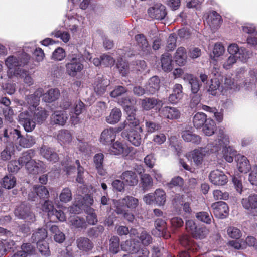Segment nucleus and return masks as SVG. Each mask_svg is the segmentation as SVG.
<instances>
[{
	"mask_svg": "<svg viewBox=\"0 0 257 257\" xmlns=\"http://www.w3.org/2000/svg\"><path fill=\"white\" fill-rule=\"evenodd\" d=\"M30 59V55L23 51L9 56L5 60V64L8 69V76L12 77L24 73V69L22 67L27 65Z\"/></svg>",
	"mask_w": 257,
	"mask_h": 257,
	"instance_id": "nucleus-1",
	"label": "nucleus"
},
{
	"mask_svg": "<svg viewBox=\"0 0 257 257\" xmlns=\"http://www.w3.org/2000/svg\"><path fill=\"white\" fill-rule=\"evenodd\" d=\"M84 58L82 54H72L68 62L65 65L66 71L67 74L71 77H75L78 73H80L84 68L83 62Z\"/></svg>",
	"mask_w": 257,
	"mask_h": 257,
	"instance_id": "nucleus-2",
	"label": "nucleus"
},
{
	"mask_svg": "<svg viewBox=\"0 0 257 257\" xmlns=\"http://www.w3.org/2000/svg\"><path fill=\"white\" fill-rule=\"evenodd\" d=\"M138 205V199L132 196L128 195L118 200H113V205L118 214H123L125 212V208L133 210L135 209Z\"/></svg>",
	"mask_w": 257,
	"mask_h": 257,
	"instance_id": "nucleus-3",
	"label": "nucleus"
},
{
	"mask_svg": "<svg viewBox=\"0 0 257 257\" xmlns=\"http://www.w3.org/2000/svg\"><path fill=\"white\" fill-rule=\"evenodd\" d=\"M143 201L148 205L156 204L163 206L166 201V194L162 189H157L154 193H150L143 197Z\"/></svg>",
	"mask_w": 257,
	"mask_h": 257,
	"instance_id": "nucleus-4",
	"label": "nucleus"
},
{
	"mask_svg": "<svg viewBox=\"0 0 257 257\" xmlns=\"http://www.w3.org/2000/svg\"><path fill=\"white\" fill-rule=\"evenodd\" d=\"M211 147H212L211 144H207L205 147H200L190 152L189 156L195 166L198 168L202 167L205 156L211 153Z\"/></svg>",
	"mask_w": 257,
	"mask_h": 257,
	"instance_id": "nucleus-5",
	"label": "nucleus"
},
{
	"mask_svg": "<svg viewBox=\"0 0 257 257\" xmlns=\"http://www.w3.org/2000/svg\"><path fill=\"white\" fill-rule=\"evenodd\" d=\"M14 214L19 219H24L29 222L35 221V215L28 203L23 202L18 205L15 209Z\"/></svg>",
	"mask_w": 257,
	"mask_h": 257,
	"instance_id": "nucleus-6",
	"label": "nucleus"
},
{
	"mask_svg": "<svg viewBox=\"0 0 257 257\" xmlns=\"http://www.w3.org/2000/svg\"><path fill=\"white\" fill-rule=\"evenodd\" d=\"M229 143V138L228 136L225 134L223 129H219L217 140L208 144L212 145V147L210 148V152L213 153L218 152L223 148L228 147L227 145Z\"/></svg>",
	"mask_w": 257,
	"mask_h": 257,
	"instance_id": "nucleus-7",
	"label": "nucleus"
},
{
	"mask_svg": "<svg viewBox=\"0 0 257 257\" xmlns=\"http://www.w3.org/2000/svg\"><path fill=\"white\" fill-rule=\"evenodd\" d=\"M82 18L76 15V16H68L67 19L64 21V25L67 30L73 34L79 33L82 28Z\"/></svg>",
	"mask_w": 257,
	"mask_h": 257,
	"instance_id": "nucleus-8",
	"label": "nucleus"
},
{
	"mask_svg": "<svg viewBox=\"0 0 257 257\" xmlns=\"http://www.w3.org/2000/svg\"><path fill=\"white\" fill-rule=\"evenodd\" d=\"M41 209L43 211L47 212L50 218L54 216L61 222H64L66 220L65 213L60 210L54 209L52 202L49 200H46L44 202L42 205Z\"/></svg>",
	"mask_w": 257,
	"mask_h": 257,
	"instance_id": "nucleus-9",
	"label": "nucleus"
},
{
	"mask_svg": "<svg viewBox=\"0 0 257 257\" xmlns=\"http://www.w3.org/2000/svg\"><path fill=\"white\" fill-rule=\"evenodd\" d=\"M33 112L25 111L21 113L19 115L20 123L23 125L25 130L27 132H31L34 130L36 126V122L33 120Z\"/></svg>",
	"mask_w": 257,
	"mask_h": 257,
	"instance_id": "nucleus-10",
	"label": "nucleus"
},
{
	"mask_svg": "<svg viewBox=\"0 0 257 257\" xmlns=\"http://www.w3.org/2000/svg\"><path fill=\"white\" fill-rule=\"evenodd\" d=\"M135 111L131 114V111L128 114V116L126 120L123 123L121 124L118 127V131H121L125 129L126 131L132 130H138L140 132H142L143 128L140 126L139 120L134 117Z\"/></svg>",
	"mask_w": 257,
	"mask_h": 257,
	"instance_id": "nucleus-11",
	"label": "nucleus"
},
{
	"mask_svg": "<svg viewBox=\"0 0 257 257\" xmlns=\"http://www.w3.org/2000/svg\"><path fill=\"white\" fill-rule=\"evenodd\" d=\"M227 51L230 55H234L242 61H246L249 58L250 52L244 47L239 48L236 43L230 44L227 48Z\"/></svg>",
	"mask_w": 257,
	"mask_h": 257,
	"instance_id": "nucleus-12",
	"label": "nucleus"
},
{
	"mask_svg": "<svg viewBox=\"0 0 257 257\" xmlns=\"http://www.w3.org/2000/svg\"><path fill=\"white\" fill-rule=\"evenodd\" d=\"M85 110V104L81 100H77L70 108V120L73 124H77L80 119L79 116Z\"/></svg>",
	"mask_w": 257,
	"mask_h": 257,
	"instance_id": "nucleus-13",
	"label": "nucleus"
},
{
	"mask_svg": "<svg viewBox=\"0 0 257 257\" xmlns=\"http://www.w3.org/2000/svg\"><path fill=\"white\" fill-rule=\"evenodd\" d=\"M210 181L214 185L223 186L228 182V178L224 173L218 169L211 171L209 175Z\"/></svg>",
	"mask_w": 257,
	"mask_h": 257,
	"instance_id": "nucleus-14",
	"label": "nucleus"
},
{
	"mask_svg": "<svg viewBox=\"0 0 257 257\" xmlns=\"http://www.w3.org/2000/svg\"><path fill=\"white\" fill-rule=\"evenodd\" d=\"M149 16L153 19L162 20L167 15L165 6L161 3H157L148 10Z\"/></svg>",
	"mask_w": 257,
	"mask_h": 257,
	"instance_id": "nucleus-15",
	"label": "nucleus"
},
{
	"mask_svg": "<svg viewBox=\"0 0 257 257\" xmlns=\"http://www.w3.org/2000/svg\"><path fill=\"white\" fill-rule=\"evenodd\" d=\"M109 81L105 79L102 75H98L94 80L93 84V88L95 92L98 96L103 95L106 90V88L109 86Z\"/></svg>",
	"mask_w": 257,
	"mask_h": 257,
	"instance_id": "nucleus-16",
	"label": "nucleus"
},
{
	"mask_svg": "<svg viewBox=\"0 0 257 257\" xmlns=\"http://www.w3.org/2000/svg\"><path fill=\"white\" fill-rule=\"evenodd\" d=\"M211 208L214 215L218 218H224L228 215L229 208L224 202L214 203L211 205Z\"/></svg>",
	"mask_w": 257,
	"mask_h": 257,
	"instance_id": "nucleus-17",
	"label": "nucleus"
},
{
	"mask_svg": "<svg viewBox=\"0 0 257 257\" xmlns=\"http://www.w3.org/2000/svg\"><path fill=\"white\" fill-rule=\"evenodd\" d=\"M160 117L170 120L177 119L180 117V112L177 108L166 106L159 110Z\"/></svg>",
	"mask_w": 257,
	"mask_h": 257,
	"instance_id": "nucleus-18",
	"label": "nucleus"
},
{
	"mask_svg": "<svg viewBox=\"0 0 257 257\" xmlns=\"http://www.w3.org/2000/svg\"><path fill=\"white\" fill-rule=\"evenodd\" d=\"M27 172L32 174H37L45 172L46 165L41 161H31L25 167Z\"/></svg>",
	"mask_w": 257,
	"mask_h": 257,
	"instance_id": "nucleus-19",
	"label": "nucleus"
},
{
	"mask_svg": "<svg viewBox=\"0 0 257 257\" xmlns=\"http://www.w3.org/2000/svg\"><path fill=\"white\" fill-rule=\"evenodd\" d=\"M117 131L113 128L110 127L104 130L100 137V142L103 145H109L115 139Z\"/></svg>",
	"mask_w": 257,
	"mask_h": 257,
	"instance_id": "nucleus-20",
	"label": "nucleus"
},
{
	"mask_svg": "<svg viewBox=\"0 0 257 257\" xmlns=\"http://www.w3.org/2000/svg\"><path fill=\"white\" fill-rule=\"evenodd\" d=\"M241 203L244 209L252 212L257 208V194H252L243 198Z\"/></svg>",
	"mask_w": 257,
	"mask_h": 257,
	"instance_id": "nucleus-21",
	"label": "nucleus"
},
{
	"mask_svg": "<svg viewBox=\"0 0 257 257\" xmlns=\"http://www.w3.org/2000/svg\"><path fill=\"white\" fill-rule=\"evenodd\" d=\"M206 23L212 31H215L221 24V17L216 12L212 11L208 14L206 18Z\"/></svg>",
	"mask_w": 257,
	"mask_h": 257,
	"instance_id": "nucleus-22",
	"label": "nucleus"
},
{
	"mask_svg": "<svg viewBox=\"0 0 257 257\" xmlns=\"http://www.w3.org/2000/svg\"><path fill=\"white\" fill-rule=\"evenodd\" d=\"M44 92L42 88H39L34 94L26 96V101L30 105L29 110L37 108L40 101V98Z\"/></svg>",
	"mask_w": 257,
	"mask_h": 257,
	"instance_id": "nucleus-23",
	"label": "nucleus"
},
{
	"mask_svg": "<svg viewBox=\"0 0 257 257\" xmlns=\"http://www.w3.org/2000/svg\"><path fill=\"white\" fill-rule=\"evenodd\" d=\"M181 132V137L183 140L187 142H192V143L199 144L201 138V137L193 133L190 127H185L183 128Z\"/></svg>",
	"mask_w": 257,
	"mask_h": 257,
	"instance_id": "nucleus-24",
	"label": "nucleus"
},
{
	"mask_svg": "<svg viewBox=\"0 0 257 257\" xmlns=\"http://www.w3.org/2000/svg\"><path fill=\"white\" fill-rule=\"evenodd\" d=\"M120 178L123 181L126 186H135L138 183V177L136 172L132 171H125L123 172Z\"/></svg>",
	"mask_w": 257,
	"mask_h": 257,
	"instance_id": "nucleus-25",
	"label": "nucleus"
},
{
	"mask_svg": "<svg viewBox=\"0 0 257 257\" xmlns=\"http://www.w3.org/2000/svg\"><path fill=\"white\" fill-rule=\"evenodd\" d=\"M179 241L183 246L192 252H197L200 249V246L195 243L192 238L187 235H182L180 238Z\"/></svg>",
	"mask_w": 257,
	"mask_h": 257,
	"instance_id": "nucleus-26",
	"label": "nucleus"
},
{
	"mask_svg": "<svg viewBox=\"0 0 257 257\" xmlns=\"http://www.w3.org/2000/svg\"><path fill=\"white\" fill-rule=\"evenodd\" d=\"M240 88V86L235 83L233 79L230 77H226L223 85L221 87V91L223 94H225L226 93H227V92H228V93L231 94L239 91Z\"/></svg>",
	"mask_w": 257,
	"mask_h": 257,
	"instance_id": "nucleus-27",
	"label": "nucleus"
},
{
	"mask_svg": "<svg viewBox=\"0 0 257 257\" xmlns=\"http://www.w3.org/2000/svg\"><path fill=\"white\" fill-rule=\"evenodd\" d=\"M155 230L153 232L157 231V233H155L159 236H162L165 239H168L170 237V235L167 231L166 227V223L165 220L162 219H157L155 221Z\"/></svg>",
	"mask_w": 257,
	"mask_h": 257,
	"instance_id": "nucleus-28",
	"label": "nucleus"
},
{
	"mask_svg": "<svg viewBox=\"0 0 257 257\" xmlns=\"http://www.w3.org/2000/svg\"><path fill=\"white\" fill-rule=\"evenodd\" d=\"M76 243L78 248L83 252H88L93 247V242L87 237H80L76 239Z\"/></svg>",
	"mask_w": 257,
	"mask_h": 257,
	"instance_id": "nucleus-29",
	"label": "nucleus"
},
{
	"mask_svg": "<svg viewBox=\"0 0 257 257\" xmlns=\"http://www.w3.org/2000/svg\"><path fill=\"white\" fill-rule=\"evenodd\" d=\"M135 39L142 54L147 55L150 54L151 50V47L145 36L143 34H138L136 35Z\"/></svg>",
	"mask_w": 257,
	"mask_h": 257,
	"instance_id": "nucleus-30",
	"label": "nucleus"
},
{
	"mask_svg": "<svg viewBox=\"0 0 257 257\" xmlns=\"http://www.w3.org/2000/svg\"><path fill=\"white\" fill-rule=\"evenodd\" d=\"M130 152L128 147L118 141L114 143L110 148V153L112 155L123 154L127 155Z\"/></svg>",
	"mask_w": 257,
	"mask_h": 257,
	"instance_id": "nucleus-31",
	"label": "nucleus"
},
{
	"mask_svg": "<svg viewBox=\"0 0 257 257\" xmlns=\"http://www.w3.org/2000/svg\"><path fill=\"white\" fill-rule=\"evenodd\" d=\"M183 79L190 84L191 92L193 94H196L199 91L201 84L199 83L198 78L193 76L191 74L186 73L183 75Z\"/></svg>",
	"mask_w": 257,
	"mask_h": 257,
	"instance_id": "nucleus-32",
	"label": "nucleus"
},
{
	"mask_svg": "<svg viewBox=\"0 0 257 257\" xmlns=\"http://www.w3.org/2000/svg\"><path fill=\"white\" fill-rule=\"evenodd\" d=\"M183 87L180 84H176L173 88L172 94L170 95L168 100L172 104L177 103L183 97Z\"/></svg>",
	"mask_w": 257,
	"mask_h": 257,
	"instance_id": "nucleus-33",
	"label": "nucleus"
},
{
	"mask_svg": "<svg viewBox=\"0 0 257 257\" xmlns=\"http://www.w3.org/2000/svg\"><path fill=\"white\" fill-rule=\"evenodd\" d=\"M120 246L122 250L132 254L138 252L140 249L139 242L132 239L121 243Z\"/></svg>",
	"mask_w": 257,
	"mask_h": 257,
	"instance_id": "nucleus-34",
	"label": "nucleus"
},
{
	"mask_svg": "<svg viewBox=\"0 0 257 257\" xmlns=\"http://www.w3.org/2000/svg\"><path fill=\"white\" fill-rule=\"evenodd\" d=\"M40 154L44 158L50 162H56L59 159L57 154L52 149L46 146H43L41 148Z\"/></svg>",
	"mask_w": 257,
	"mask_h": 257,
	"instance_id": "nucleus-35",
	"label": "nucleus"
},
{
	"mask_svg": "<svg viewBox=\"0 0 257 257\" xmlns=\"http://www.w3.org/2000/svg\"><path fill=\"white\" fill-rule=\"evenodd\" d=\"M225 52V48L221 43H216L214 44L212 54H210V63H217V58L222 56ZM216 65V64H215Z\"/></svg>",
	"mask_w": 257,
	"mask_h": 257,
	"instance_id": "nucleus-36",
	"label": "nucleus"
},
{
	"mask_svg": "<svg viewBox=\"0 0 257 257\" xmlns=\"http://www.w3.org/2000/svg\"><path fill=\"white\" fill-rule=\"evenodd\" d=\"M160 81L158 77L155 76L151 77L146 85V90L147 93L154 94L160 88Z\"/></svg>",
	"mask_w": 257,
	"mask_h": 257,
	"instance_id": "nucleus-37",
	"label": "nucleus"
},
{
	"mask_svg": "<svg viewBox=\"0 0 257 257\" xmlns=\"http://www.w3.org/2000/svg\"><path fill=\"white\" fill-rule=\"evenodd\" d=\"M69 222L71 226L79 230L86 229L87 226L84 218L76 215L71 216L69 219Z\"/></svg>",
	"mask_w": 257,
	"mask_h": 257,
	"instance_id": "nucleus-38",
	"label": "nucleus"
},
{
	"mask_svg": "<svg viewBox=\"0 0 257 257\" xmlns=\"http://www.w3.org/2000/svg\"><path fill=\"white\" fill-rule=\"evenodd\" d=\"M69 115L62 111H56L51 116L52 122L55 124L64 125L68 119Z\"/></svg>",
	"mask_w": 257,
	"mask_h": 257,
	"instance_id": "nucleus-39",
	"label": "nucleus"
},
{
	"mask_svg": "<svg viewBox=\"0 0 257 257\" xmlns=\"http://www.w3.org/2000/svg\"><path fill=\"white\" fill-rule=\"evenodd\" d=\"M237 166L238 170L241 173H247L251 169L249 160L243 155L237 156Z\"/></svg>",
	"mask_w": 257,
	"mask_h": 257,
	"instance_id": "nucleus-40",
	"label": "nucleus"
},
{
	"mask_svg": "<svg viewBox=\"0 0 257 257\" xmlns=\"http://www.w3.org/2000/svg\"><path fill=\"white\" fill-rule=\"evenodd\" d=\"M174 60L179 66H184L187 60V54L186 49L183 47H179L174 56Z\"/></svg>",
	"mask_w": 257,
	"mask_h": 257,
	"instance_id": "nucleus-41",
	"label": "nucleus"
},
{
	"mask_svg": "<svg viewBox=\"0 0 257 257\" xmlns=\"http://www.w3.org/2000/svg\"><path fill=\"white\" fill-rule=\"evenodd\" d=\"M31 111L33 112V118L35 119L38 123H42L48 115L47 111L41 107H38L33 109H31L29 112Z\"/></svg>",
	"mask_w": 257,
	"mask_h": 257,
	"instance_id": "nucleus-42",
	"label": "nucleus"
},
{
	"mask_svg": "<svg viewBox=\"0 0 257 257\" xmlns=\"http://www.w3.org/2000/svg\"><path fill=\"white\" fill-rule=\"evenodd\" d=\"M21 131L17 128L8 127L4 131V137L10 140L16 141L21 137Z\"/></svg>",
	"mask_w": 257,
	"mask_h": 257,
	"instance_id": "nucleus-43",
	"label": "nucleus"
},
{
	"mask_svg": "<svg viewBox=\"0 0 257 257\" xmlns=\"http://www.w3.org/2000/svg\"><path fill=\"white\" fill-rule=\"evenodd\" d=\"M104 155L102 153H98L95 155L93 161L97 173L101 176L105 175L106 172L103 168V163Z\"/></svg>",
	"mask_w": 257,
	"mask_h": 257,
	"instance_id": "nucleus-44",
	"label": "nucleus"
},
{
	"mask_svg": "<svg viewBox=\"0 0 257 257\" xmlns=\"http://www.w3.org/2000/svg\"><path fill=\"white\" fill-rule=\"evenodd\" d=\"M128 140L134 146H139L142 142V138L138 130H132L127 131Z\"/></svg>",
	"mask_w": 257,
	"mask_h": 257,
	"instance_id": "nucleus-45",
	"label": "nucleus"
},
{
	"mask_svg": "<svg viewBox=\"0 0 257 257\" xmlns=\"http://www.w3.org/2000/svg\"><path fill=\"white\" fill-rule=\"evenodd\" d=\"M47 237V232L44 228H39L33 232L31 239L33 242L38 243L44 241Z\"/></svg>",
	"mask_w": 257,
	"mask_h": 257,
	"instance_id": "nucleus-46",
	"label": "nucleus"
},
{
	"mask_svg": "<svg viewBox=\"0 0 257 257\" xmlns=\"http://www.w3.org/2000/svg\"><path fill=\"white\" fill-rule=\"evenodd\" d=\"M60 96V92L58 89H50L46 93L42 94V99L46 102H52L56 100Z\"/></svg>",
	"mask_w": 257,
	"mask_h": 257,
	"instance_id": "nucleus-47",
	"label": "nucleus"
},
{
	"mask_svg": "<svg viewBox=\"0 0 257 257\" xmlns=\"http://www.w3.org/2000/svg\"><path fill=\"white\" fill-rule=\"evenodd\" d=\"M118 103L124 107L127 113L131 111V114H132L133 111H136L133 106L135 101L133 99H131L129 97L122 98L118 100Z\"/></svg>",
	"mask_w": 257,
	"mask_h": 257,
	"instance_id": "nucleus-48",
	"label": "nucleus"
},
{
	"mask_svg": "<svg viewBox=\"0 0 257 257\" xmlns=\"http://www.w3.org/2000/svg\"><path fill=\"white\" fill-rule=\"evenodd\" d=\"M121 117V110L117 108H113L109 116L106 118V121L111 124H114L119 121Z\"/></svg>",
	"mask_w": 257,
	"mask_h": 257,
	"instance_id": "nucleus-49",
	"label": "nucleus"
},
{
	"mask_svg": "<svg viewBox=\"0 0 257 257\" xmlns=\"http://www.w3.org/2000/svg\"><path fill=\"white\" fill-rule=\"evenodd\" d=\"M207 120L208 119H207V116L205 113L198 112L193 117V123L196 128H199L203 126Z\"/></svg>",
	"mask_w": 257,
	"mask_h": 257,
	"instance_id": "nucleus-50",
	"label": "nucleus"
},
{
	"mask_svg": "<svg viewBox=\"0 0 257 257\" xmlns=\"http://www.w3.org/2000/svg\"><path fill=\"white\" fill-rule=\"evenodd\" d=\"M141 187L144 191L150 189L153 186V179L148 174H144L141 176Z\"/></svg>",
	"mask_w": 257,
	"mask_h": 257,
	"instance_id": "nucleus-51",
	"label": "nucleus"
},
{
	"mask_svg": "<svg viewBox=\"0 0 257 257\" xmlns=\"http://www.w3.org/2000/svg\"><path fill=\"white\" fill-rule=\"evenodd\" d=\"M216 128L214 121L211 119H208L206 122L203 125L202 131L206 136H210L214 134Z\"/></svg>",
	"mask_w": 257,
	"mask_h": 257,
	"instance_id": "nucleus-52",
	"label": "nucleus"
},
{
	"mask_svg": "<svg viewBox=\"0 0 257 257\" xmlns=\"http://www.w3.org/2000/svg\"><path fill=\"white\" fill-rule=\"evenodd\" d=\"M34 156V151L32 149H30L24 152L22 154L21 156L19 158L18 160L22 166L25 165L26 167L28 163L34 160L32 159Z\"/></svg>",
	"mask_w": 257,
	"mask_h": 257,
	"instance_id": "nucleus-53",
	"label": "nucleus"
},
{
	"mask_svg": "<svg viewBox=\"0 0 257 257\" xmlns=\"http://www.w3.org/2000/svg\"><path fill=\"white\" fill-rule=\"evenodd\" d=\"M220 88V82L217 78H211L209 84L208 92L212 95L215 96L218 91H221Z\"/></svg>",
	"mask_w": 257,
	"mask_h": 257,
	"instance_id": "nucleus-54",
	"label": "nucleus"
},
{
	"mask_svg": "<svg viewBox=\"0 0 257 257\" xmlns=\"http://www.w3.org/2000/svg\"><path fill=\"white\" fill-rule=\"evenodd\" d=\"M35 139L30 135H27L26 137H21L19 140L18 143L20 147L23 148H30L35 143Z\"/></svg>",
	"mask_w": 257,
	"mask_h": 257,
	"instance_id": "nucleus-55",
	"label": "nucleus"
},
{
	"mask_svg": "<svg viewBox=\"0 0 257 257\" xmlns=\"http://www.w3.org/2000/svg\"><path fill=\"white\" fill-rule=\"evenodd\" d=\"M223 156L228 163L233 161L234 156L236 155V151L232 146H228L222 149Z\"/></svg>",
	"mask_w": 257,
	"mask_h": 257,
	"instance_id": "nucleus-56",
	"label": "nucleus"
},
{
	"mask_svg": "<svg viewBox=\"0 0 257 257\" xmlns=\"http://www.w3.org/2000/svg\"><path fill=\"white\" fill-rule=\"evenodd\" d=\"M162 69L164 71H170L172 69V57L169 54L162 55L161 57Z\"/></svg>",
	"mask_w": 257,
	"mask_h": 257,
	"instance_id": "nucleus-57",
	"label": "nucleus"
},
{
	"mask_svg": "<svg viewBox=\"0 0 257 257\" xmlns=\"http://www.w3.org/2000/svg\"><path fill=\"white\" fill-rule=\"evenodd\" d=\"M15 149L12 142L9 143L6 148L1 152V157L4 161L11 159V156L14 154Z\"/></svg>",
	"mask_w": 257,
	"mask_h": 257,
	"instance_id": "nucleus-58",
	"label": "nucleus"
},
{
	"mask_svg": "<svg viewBox=\"0 0 257 257\" xmlns=\"http://www.w3.org/2000/svg\"><path fill=\"white\" fill-rule=\"evenodd\" d=\"M209 233V230L205 226H197L194 232H192V236L199 239H202L205 238Z\"/></svg>",
	"mask_w": 257,
	"mask_h": 257,
	"instance_id": "nucleus-59",
	"label": "nucleus"
},
{
	"mask_svg": "<svg viewBox=\"0 0 257 257\" xmlns=\"http://www.w3.org/2000/svg\"><path fill=\"white\" fill-rule=\"evenodd\" d=\"M120 239L118 237L113 236L109 240V251L113 254H116L119 251Z\"/></svg>",
	"mask_w": 257,
	"mask_h": 257,
	"instance_id": "nucleus-60",
	"label": "nucleus"
},
{
	"mask_svg": "<svg viewBox=\"0 0 257 257\" xmlns=\"http://www.w3.org/2000/svg\"><path fill=\"white\" fill-rule=\"evenodd\" d=\"M58 140L62 144H67L72 140L71 133L67 130H61L59 131L57 136Z\"/></svg>",
	"mask_w": 257,
	"mask_h": 257,
	"instance_id": "nucleus-61",
	"label": "nucleus"
},
{
	"mask_svg": "<svg viewBox=\"0 0 257 257\" xmlns=\"http://www.w3.org/2000/svg\"><path fill=\"white\" fill-rule=\"evenodd\" d=\"M197 219L205 223L209 224L211 223L213 216L210 212L201 211L196 213Z\"/></svg>",
	"mask_w": 257,
	"mask_h": 257,
	"instance_id": "nucleus-62",
	"label": "nucleus"
},
{
	"mask_svg": "<svg viewBox=\"0 0 257 257\" xmlns=\"http://www.w3.org/2000/svg\"><path fill=\"white\" fill-rule=\"evenodd\" d=\"M158 104V101L154 98H146L141 101V105L145 110H148Z\"/></svg>",
	"mask_w": 257,
	"mask_h": 257,
	"instance_id": "nucleus-63",
	"label": "nucleus"
},
{
	"mask_svg": "<svg viewBox=\"0 0 257 257\" xmlns=\"http://www.w3.org/2000/svg\"><path fill=\"white\" fill-rule=\"evenodd\" d=\"M16 179L13 175L5 176L3 179L2 185L8 189L13 188L16 184Z\"/></svg>",
	"mask_w": 257,
	"mask_h": 257,
	"instance_id": "nucleus-64",
	"label": "nucleus"
}]
</instances>
